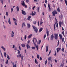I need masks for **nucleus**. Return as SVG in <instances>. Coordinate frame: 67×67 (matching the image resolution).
<instances>
[{
  "mask_svg": "<svg viewBox=\"0 0 67 67\" xmlns=\"http://www.w3.org/2000/svg\"><path fill=\"white\" fill-rule=\"evenodd\" d=\"M32 27L33 28V29L34 30V31L36 32V33H37V31H38V29H37V28L35 27V26L32 25Z\"/></svg>",
  "mask_w": 67,
  "mask_h": 67,
  "instance_id": "1",
  "label": "nucleus"
},
{
  "mask_svg": "<svg viewBox=\"0 0 67 67\" xmlns=\"http://www.w3.org/2000/svg\"><path fill=\"white\" fill-rule=\"evenodd\" d=\"M21 5H23V7H25L26 8H27V5H25V2L24 1H21Z\"/></svg>",
  "mask_w": 67,
  "mask_h": 67,
  "instance_id": "2",
  "label": "nucleus"
},
{
  "mask_svg": "<svg viewBox=\"0 0 67 67\" xmlns=\"http://www.w3.org/2000/svg\"><path fill=\"white\" fill-rule=\"evenodd\" d=\"M54 38L55 40H57L58 39V34H54Z\"/></svg>",
  "mask_w": 67,
  "mask_h": 67,
  "instance_id": "3",
  "label": "nucleus"
},
{
  "mask_svg": "<svg viewBox=\"0 0 67 67\" xmlns=\"http://www.w3.org/2000/svg\"><path fill=\"white\" fill-rule=\"evenodd\" d=\"M52 14L53 16H55V14H57V12L56 10H54L52 12Z\"/></svg>",
  "mask_w": 67,
  "mask_h": 67,
  "instance_id": "4",
  "label": "nucleus"
},
{
  "mask_svg": "<svg viewBox=\"0 0 67 67\" xmlns=\"http://www.w3.org/2000/svg\"><path fill=\"white\" fill-rule=\"evenodd\" d=\"M13 20L14 22V23L15 25H17V23H16V21L17 20L15 18H13Z\"/></svg>",
  "mask_w": 67,
  "mask_h": 67,
  "instance_id": "5",
  "label": "nucleus"
},
{
  "mask_svg": "<svg viewBox=\"0 0 67 67\" xmlns=\"http://www.w3.org/2000/svg\"><path fill=\"white\" fill-rule=\"evenodd\" d=\"M22 13L23 15H26V13H25V11H24V10H21Z\"/></svg>",
  "mask_w": 67,
  "mask_h": 67,
  "instance_id": "6",
  "label": "nucleus"
},
{
  "mask_svg": "<svg viewBox=\"0 0 67 67\" xmlns=\"http://www.w3.org/2000/svg\"><path fill=\"white\" fill-rule=\"evenodd\" d=\"M54 34H52L51 36V40H53L54 39Z\"/></svg>",
  "mask_w": 67,
  "mask_h": 67,
  "instance_id": "7",
  "label": "nucleus"
},
{
  "mask_svg": "<svg viewBox=\"0 0 67 67\" xmlns=\"http://www.w3.org/2000/svg\"><path fill=\"white\" fill-rule=\"evenodd\" d=\"M61 49V48H57V53H58Z\"/></svg>",
  "mask_w": 67,
  "mask_h": 67,
  "instance_id": "8",
  "label": "nucleus"
},
{
  "mask_svg": "<svg viewBox=\"0 0 67 67\" xmlns=\"http://www.w3.org/2000/svg\"><path fill=\"white\" fill-rule=\"evenodd\" d=\"M48 60L49 61H51V62H52V57H49L48 58Z\"/></svg>",
  "mask_w": 67,
  "mask_h": 67,
  "instance_id": "9",
  "label": "nucleus"
},
{
  "mask_svg": "<svg viewBox=\"0 0 67 67\" xmlns=\"http://www.w3.org/2000/svg\"><path fill=\"white\" fill-rule=\"evenodd\" d=\"M32 16H34V15H35V14H36V13L35 12H34V13L33 12V11H32Z\"/></svg>",
  "mask_w": 67,
  "mask_h": 67,
  "instance_id": "10",
  "label": "nucleus"
},
{
  "mask_svg": "<svg viewBox=\"0 0 67 67\" xmlns=\"http://www.w3.org/2000/svg\"><path fill=\"white\" fill-rule=\"evenodd\" d=\"M33 40L34 42V41H35V43H36L37 42V40H36V39L35 38H33V39L32 41L33 42Z\"/></svg>",
  "mask_w": 67,
  "mask_h": 67,
  "instance_id": "11",
  "label": "nucleus"
},
{
  "mask_svg": "<svg viewBox=\"0 0 67 67\" xmlns=\"http://www.w3.org/2000/svg\"><path fill=\"white\" fill-rule=\"evenodd\" d=\"M59 24L60 27H62V21H59Z\"/></svg>",
  "mask_w": 67,
  "mask_h": 67,
  "instance_id": "12",
  "label": "nucleus"
},
{
  "mask_svg": "<svg viewBox=\"0 0 67 67\" xmlns=\"http://www.w3.org/2000/svg\"><path fill=\"white\" fill-rule=\"evenodd\" d=\"M31 27V25L30 24H27V27L28 29L30 28Z\"/></svg>",
  "mask_w": 67,
  "mask_h": 67,
  "instance_id": "13",
  "label": "nucleus"
},
{
  "mask_svg": "<svg viewBox=\"0 0 67 67\" xmlns=\"http://www.w3.org/2000/svg\"><path fill=\"white\" fill-rule=\"evenodd\" d=\"M59 36L60 40H62V35H61L60 34H59Z\"/></svg>",
  "mask_w": 67,
  "mask_h": 67,
  "instance_id": "14",
  "label": "nucleus"
},
{
  "mask_svg": "<svg viewBox=\"0 0 67 67\" xmlns=\"http://www.w3.org/2000/svg\"><path fill=\"white\" fill-rule=\"evenodd\" d=\"M35 62L36 64H38V62H37V60L35 58Z\"/></svg>",
  "mask_w": 67,
  "mask_h": 67,
  "instance_id": "15",
  "label": "nucleus"
},
{
  "mask_svg": "<svg viewBox=\"0 0 67 67\" xmlns=\"http://www.w3.org/2000/svg\"><path fill=\"white\" fill-rule=\"evenodd\" d=\"M21 46H22V47H24L25 46V44H21Z\"/></svg>",
  "mask_w": 67,
  "mask_h": 67,
  "instance_id": "16",
  "label": "nucleus"
},
{
  "mask_svg": "<svg viewBox=\"0 0 67 67\" xmlns=\"http://www.w3.org/2000/svg\"><path fill=\"white\" fill-rule=\"evenodd\" d=\"M31 16H29L27 18L28 20L30 21V19H31Z\"/></svg>",
  "mask_w": 67,
  "mask_h": 67,
  "instance_id": "17",
  "label": "nucleus"
},
{
  "mask_svg": "<svg viewBox=\"0 0 67 67\" xmlns=\"http://www.w3.org/2000/svg\"><path fill=\"white\" fill-rule=\"evenodd\" d=\"M8 23L10 25L11 24V21H10V18H9L8 19Z\"/></svg>",
  "mask_w": 67,
  "mask_h": 67,
  "instance_id": "18",
  "label": "nucleus"
},
{
  "mask_svg": "<svg viewBox=\"0 0 67 67\" xmlns=\"http://www.w3.org/2000/svg\"><path fill=\"white\" fill-rule=\"evenodd\" d=\"M26 47H27V49H28V48H30V45H29L28 44H27L26 45Z\"/></svg>",
  "mask_w": 67,
  "mask_h": 67,
  "instance_id": "19",
  "label": "nucleus"
},
{
  "mask_svg": "<svg viewBox=\"0 0 67 67\" xmlns=\"http://www.w3.org/2000/svg\"><path fill=\"white\" fill-rule=\"evenodd\" d=\"M32 36V35L31 34L29 35L28 36V38H30Z\"/></svg>",
  "mask_w": 67,
  "mask_h": 67,
  "instance_id": "20",
  "label": "nucleus"
},
{
  "mask_svg": "<svg viewBox=\"0 0 67 67\" xmlns=\"http://www.w3.org/2000/svg\"><path fill=\"white\" fill-rule=\"evenodd\" d=\"M21 56H22L21 54H19L18 55H17V57H19L20 58V57H21Z\"/></svg>",
  "mask_w": 67,
  "mask_h": 67,
  "instance_id": "21",
  "label": "nucleus"
},
{
  "mask_svg": "<svg viewBox=\"0 0 67 67\" xmlns=\"http://www.w3.org/2000/svg\"><path fill=\"white\" fill-rule=\"evenodd\" d=\"M41 40H40L39 41V42H37V44H41Z\"/></svg>",
  "mask_w": 67,
  "mask_h": 67,
  "instance_id": "22",
  "label": "nucleus"
},
{
  "mask_svg": "<svg viewBox=\"0 0 67 67\" xmlns=\"http://www.w3.org/2000/svg\"><path fill=\"white\" fill-rule=\"evenodd\" d=\"M47 34V36H48V35H49V31H47L46 32Z\"/></svg>",
  "mask_w": 67,
  "mask_h": 67,
  "instance_id": "23",
  "label": "nucleus"
},
{
  "mask_svg": "<svg viewBox=\"0 0 67 67\" xmlns=\"http://www.w3.org/2000/svg\"><path fill=\"white\" fill-rule=\"evenodd\" d=\"M43 30V28H41L39 30V32H41Z\"/></svg>",
  "mask_w": 67,
  "mask_h": 67,
  "instance_id": "24",
  "label": "nucleus"
},
{
  "mask_svg": "<svg viewBox=\"0 0 67 67\" xmlns=\"http://www.w3.org/2000/svg\"><path fill=\"white\" fill-rule=\"evenodd\" d=\"M37 57L38 59H40V55H37Z\"/></svg>",
  "mask_w": 67,
  "mask_h": 67,
  "instance_id": "25",
  "label": "nucleus"
},
{
  "mask_svg": "<svg viewBox=\"0 0 67 67\" xmlns=\"http://www.w3.org/2000/svg\"><path fill=\"white\" fill-rule=\"evenodd\" d=\"M46 48V52H47L48 51V46H47Z\"/></svg>",
  "mask_w": 67,
  "mask_h": 67,
  "instance_id": "26",
  "label": "nucleus"
},
{
  "mask_svg": "<svg viewBox=\"0 0 67 67\" xmlns=\"http://www.w3.org/2000/svg\"><path fill=\"white\" fill-rule=\"evenodd\" d=\"M36 48L37 49V51H38V46L37 45L36 46Z\"/></svg>",
  "mask_w": 67,
  "mask_h": 67,
  "instance_id": "27",
  "label": "nucleus"
},
{
  "mask_svg": "<svg viewBox=\"0 0 67 67\" xmlns=\"http://www.w3.org/2000/svg\"><path fill=\"white\" fill-rule=\"evenodd\" d=\"M57 11L58 12H60V9H59V7L58 8Z\"/></svg>",
  "mask_w": 67,
  "mask_h": 67,
  "instance_id": "28",
  "label": "nucleus"
},
{
  "mask_svg": "<svg viewBox=\"0 0 67 67\" xmlns=\"http://www.w3.org/2000/svg\"><path fill=\"white\" fill-rule=\"evenodd\" d=\"M35 47H32L31 48L32 49H35Z\"/></svg>",
  "mask_w": 67,
  "mask_h": 67,
  "instance_id": "29",
  "label": "nucleus"
},
{
  "mask_svg": "<svg viewBox=\"0 0 67 67\" xmlns=\"http://www.w3.org/2000/svg\"><path fill=\"white\" fill-rule=\"evenodd\" d=\"M23 26H25V23H23L22 26V28L23 27Z\"/></svg>",
  "mask_w": 67,
  "mask_h": 67,
  "instance_id": "30",
  "label": "nucleus"
},
{
  "mask_svg": "<svg viewBox=\"0 0 67 67\" xmlns=\"http://www.w3.org/2000/svg\"><path fill=\"white\" fill-rule=\"evenodd\" d=\"M62 34H63V36H65V33H64V31H63L62 32Z\"/></svg>",
  "mask_w": 67,
  "mask_h": 67,
  "instance_id": "31",
  "label": "nucleus"
},
{
  "mask_svg": "<svg viewBox=\"0 0 67 67\" xmlns=\"http://www.w3.org/2000/svg\"><path fill=\"white\" fill-rule=\"evenodd\" d=\"M4 56L5 57H6L7 56V54H6V53H5V52L4 53Z\"/></svg>",
  "mask_w": 67,
  "mask_h": 67,
  "instance_id": "32",
  "label": "nucleus"
},
{
  "mask_svg": "<svg viewBox=\"0 0 67 67\" xmlns=\"http://www.w3.org/2000/svg\"><path fill=\"white\" fill-rule=\"evenodd\" d=\"M47 63V60H46V61L45 62V64L46 65Z\"/></svg>",
  "mask_w": 67,
  "mask_h": 67,
  "instance_id": "33",
  "label": "nucleus"
},
{
  "mask_svg": "<svg viewBox=\"0 0 67 67\" xmlns=\"http://www.w3.org/2000/svg\"><path fill=\"white\" fill-rule=\"evenodd\" d=\"M49 12H51V11H51V8H49Z\"/></svg>",
  "mask_w": 67,
  "mask_h": 67,
  "instance_id": "34",
  "label": "nucleus"
},
{
  "mask_svg": "<svg viewBox=\"0 0 67 67\" xmlns=\"http://www.w3.org/2000/svg\"><path fill=\"white\" fill-rule=\"evenodd\" d=\"M65 4L66 5H67V0H65Z\"/></svg>",
  "mask_w": 67,
  "mask_h": 67,
  "instance_id": "35",
  "label": "nucleus"
},
{
  "mask_svg": "<svg viewBox=\"0 0 67 67\" xmlns=\"http://www.w3.org/2000/svg\"><path fill=\"white\" fill-rule=\"evenodd\" d=\"M19 11V8L18 6H17V11Z\"/></svg>",
  "mask_w": 67,
  "mask_h": 67,
  "instance_id": "36",
  "label": "nucleus"
},
{
  "mask_svg": "<svg viewBox=\"0 0 67 67\" xmlns=\"http://www.w3.org/2000/svg\"><path fill=\"white\" fill-rule=\"evenodd\" d=\"M8 12H6V15L7 16H8Z\"/></svg>",
  "mask_w": 67,
  "mask_h": 67,
  "instance_id": "37",
  "label": "nucleus"
},
{
  "mask_svg": "<svg viewBox=\"0 0 67 67\" xmlns=\"http://www.w3.org/2000/svg\"><path fill=\"white\" fill-rule=\"evenodd\" d=\"M17 51L18 52V53H17L18 54H20V51L19 50H18Z\"/></svg>",
  "mask_w": 67,
  "mask_h": 67,
  "instance_id": "38",
  "label": "nucleus"
},
{
  "mask_svg": "<svg viewBox=\"0 0 67 67\" xmlns=\"http://www.w3.org/2000/svg\"><path fill=\"white\" fill-rule=\"evenodd\" d=\"M64 48H62V52H64Z\"/></svg>",
  "mask_w": 67,
  "mask_h": 67,
  "instance_id": "39",
  "label": "nucleus"
},
{
  "mask_svg": "<svg viewBox=\"0 0 67 67\" xmlns=\"http://www.w3.org/2000/svg\"><path fill=\"white\" fill-rule=\"evenodd\" d=\"M39 11H40V8H39V7H38L37 8V11L38 12H39Z\"/></svg>",
  "mask_w": 67,
  "mask_h": 67,
  "instance_id": "40",
  "label": "nucleus"
},
{
  "mask_svg": "<svg viewBox=\"0 0 67 67\" xmlns=\"http://www.w3.org/2000/svg\"><path fill=\"white\" fill-rule=\"evenodd\" d=\"M48 8H51V7H50V5L49 4H48Z\"/></svg>",
  "mask_w": 67,
  "mask_h": 67,
  "instance_id": "41",
  "label": "nucleus"
},
{
  "mask_svg": "<svg viewBox=\"0 0 67 67\" xmlns=\"http://www.w3.org/2000/svg\"><path fill=\"white\" fill-rule=\"evenodd\" d=\"M63 64H62V67H63V65H64V62L63 61Z\"/></svg>",
  "mask_w": 67,
  "mask_h": 67,
  "instance_id": "42",
  "label": "nucleus"
},
{
  "mask_svg": "<svg viewBox=\"0 0 67 67\" xmlns=\"http://www.w3.org/2000/svg\"><path fill=\"white\" fill-rule=\"evenodd\" d=\"M46 35H44V37H43V38L44 39V38H45V37H46Z\"/></svg>",
  "mask_w": 67,
  "mask_h": 67,
  "instance_id": "43",
  "label": "nucleus"
},
{
  "mask_svg": "<svg viewBox=\"0 0 67 67\" xmlns=\"http://www.w3.org/2000/svg\"><path fill=\"white\" fill-rule=\"evenodd\" d=\"M59 41L58 40V44L57 46H58V45H59Z\"/></svg>",
  "mask_w": 67,
  "mask_h": 67,
  "instance_id": "44",
  "label": "nucleus"
},
{
  "mask_svg": "<svg viewBox=\"0 0 67 67\" xmlns=\"http://www.w3.org/2000/svg\"><path fill=\"white\" fill-rule=\"evenodd\" d=\"M43 23V22H41V21L40 22L41 26H42V23Z\"/></svg>",
  "mask_w": 67,
  "mask_h": 67,
  "instance_id": "45",
  "label": "nucleus"
},
{
  "mask_svg": "<svg viewBox=\"0 0 67 67\" xmlns=\"http://www.w3.org/2000/svg\"><path fill=\"white\" fill-rule=\"evenodd\" d=\"M33 42L35 46H36V44L35 43L34 41V40H33Z\"/></svg>",
  "mask_w": 67,
  "mask_h": 67,
  "instance_id": "46",
  "label": "nucleus"
},
{
  "mask_svg": "<svg viewBox=\"0 0 67 67\" xmlns=\"http://www.w3.org/2000/svg\"><path fill=\"white\" fill-rule=\"evenodd\" d=\"M21 60L23 59V56H21Z\"/></svg>",
  "mask_w": 67,
  "mask_h": 67,
  "instance_id": "47",
  "label": "nucleus"
},
{
  "mask_svg": "<svg viewBox=\"0 0 67 67\" xmlns=\"http://www.w3.org/2000/svg\"><path fill=\"white\" fill-rule=\"evenodd\" d=\"M19 50H21V47H20V46L19 47Z\"/></svg>",
  "mask_w": 67,
  "mask_h": 67,
  "instance_id": "48",
  "label": "nucleus"
},
{
  "mask_svg": "<svg viewBox=\"0 0 67 67\" xmlns=\"http://www.w3.org/2000/svg\"><path fill=\"white\" fill-rule=\"evenodd\" d=\"M14 36V34H11V37H13Z\"/></svg>",
  "mask_w": 67,
  "mask_h": 67,
  "instance_id": "49",
  "label": "nucleus"
},
{
  "mask_svg": "<svg viewBox=\"0 0 67 67\" xmlns=\"http://www.w3.org/2000/svg\"><path fill=\"white\" fill-rule=\"evenodd\" d=\"M24 38H25V40H26V35H25V36L24 37Z\"/></svg>",
  "mask_w": 67,
  "mask_h": 67,
  "instance_id": "50",
  "label": "nucleus"
},
{
  "mask_svg": "<svg viewBox=\"0 0 67 67\" xmlns=\"http://www.w3.org/2000/svg\"><path fill=\"white\" fill-rule=\"evenodd\" d=\"M64 38H62V42H64Z\"/></svg>",
  "mask_w": 67,
  "mask_h": 67,
  "instance_id": "51",
  "label": "nucleus"
},
{
  "mask_svg": "<svg viewBox=\"0 0 67 67\" xmlns=\"http://www.w3.org/2000/svg\"><path fill=\"white\" fill-rule=\"evenodd\" d=\"M51 51L50 50L49 52V54L48 55V56H49V55H50V54H51Z\"/></svg>",
  "mask_w": 67,
  "mask_h": 67,
  "instance_id": "52",
  "label": "nucleus"
},
{
  "mask_svg": "<svg viewBox=\"0 0 67 67\" xmlns=\"http://www.w3.org/2000/svg\"><path fill=\"white\" fill-rule=\"evenodd\" d=\"M11 12H12L13 11V9L12 8H11Z\"/></svg>",
  "mask_w": 67,
  "mask_h": 67,
  "instance_id": "53",
  "label": "nucleus"
},
{
  "mask_svg": "<svg viewBox=\"0 0 67 67\" xmlns=\"http://www.w3.org/2000/svg\"><path fill=\"white\" fill-rule=\"evenodd\" d=\"M55 21H56V22H55V24H57V22H58V21H57V20H55Z\"/></svg>",
  "mask_w": 67,
  "mask_h": 67,
  "instance_id": "54",
  "label": "nucleus"
},
{
  "mask_svg": "<svg viewBox=\"0 0 67 67\" xmlns=\"http://www.w3.org/2000/svg\"><path fill=\"white\" fill-rule=\"evenodd\" d=\"M13 67H16V64H15L14 65H13Z\"/></svg>",
  "mask_w": 67,
  "mask_h": 67,
  "instance_id": "55",
  "label": "nucleus"
},
{
  "mask_svg": "<svg viewBox=\"0 0 67 67\" xmlns=\"http://www.w3.org/2000/svg\"><path fill=\"white\" fill-rule=\"evenodd\" d=\"M33 23L34 24H36V21H35L33 22Z\"/></svg>",
  "mask_w": 67,
  "mask_h": 67,
  "instance_id": "56",
  "label": "nucleus"
},
{
  "mask_svg": "<svg viewBox=\"0 0 67 67\" xmlns=\"http://www.w3.org/2000/svg\"><path fill=\"white\" fill-rule=\"evenodd\" d=\"M40 60H42V57H40Z\"/></svg>",
  "mask_w": 67,
  "mask_h": 67,
  "instance_id": "57",
  "label": "nucleus"
},
{
  "mask_svg": "<svg viewBox=\"0 0 67 67\" xmlns=\"http://www.w3.org/2000/svg\"><path fill=\"white\" fill-rule=\"evenodd\" d=\"M35 6H34L33 7V8H32V9H33V10H34V8H35Z\"/></svg>",
  "mask_w": 67,
  "mask_h": 67,
  "instance_id": "58",
  "label": "nucleus"
},
{
  "mask_svg": "<svg viewBox=\"0 0 67 67\" xmlns=\"http://www.w3.org/2000/svg\"><path fill=\"white\" fill-rule=\"evenodd\" d=\"M7 58L8 59H10V58L9 57H7Z\"/></svg>",
  "mask_w": 67,
  "mask_h": 67,
  "instance_id": "59",
  "label": "nucleus"
},
{
  "mask_svg": "<svg viewBox=\"0 0 67 67\" xmlns=\"http://www.w3.org/2000/svg\"><path fill=\"white\" fill-rule=\"evenodd\" d=\"M1 3L2 4H3V0H1Z\"/></svg>",
  "mask_w": 67,
  "mask_h": 67,
  "instance_id": "60",
  "label": "nucleus"
},
{
  "mask_svg": "<svg viewBox=\"0 0 67 67\" xmlns=\"http://www.w3.org/2000/svg\"><path fill=\"white\" fill-rule=\"evenodd\" d=\"M29 2V0H26V2L27 3H28V2Z\"/></svg>",
  "mask_w": 67,
  "mask_h": 67,
  "instance_id": "61",
  "label": "nucleus"
},
{
  "mask_svg": "<svg viewBox=\"0 0 67 67\" xmlns=\"http://www.w3.org/2000/svg\"><path fill=\"white\" fill-rule=\"evenodd\" d=\"M54 30H55V24H54Z\"/></svg>",
  "mask_w": 67,
  "mask_h": 67,
  "instance_id": "62",
  "label": "nucleus"
},
{
  "mask_svg": "<svg viewBox=\"0 0 67 67\" xmlns=\"http://www.w3.org/2000/svg\"><path fill=\"white\" fill-rule=\"evenodd\" d=\"M58 24H57V25H56V27H57H57H58Z\"/></svg>",
  "mask_w": 67,
  "mask_h": 67,
  "instance_id": "63",
  "label": "nucleus"
},
{
  "mask_svg": "<svg viewBox=\"0 0 67 67\" xmlns=\"http://www.w3.org/2000/svg\"><path fill=\"white\" fill-rule=\"evenodd\" d=\"M29 43H30V41L28 40L27 41V43L28 44H29Z\"/></svg>",
  "mask_w": 67,
  "mask_h": 67,
  "instance_id": "64",
  "label": "nucleus"
}]
</instances>
